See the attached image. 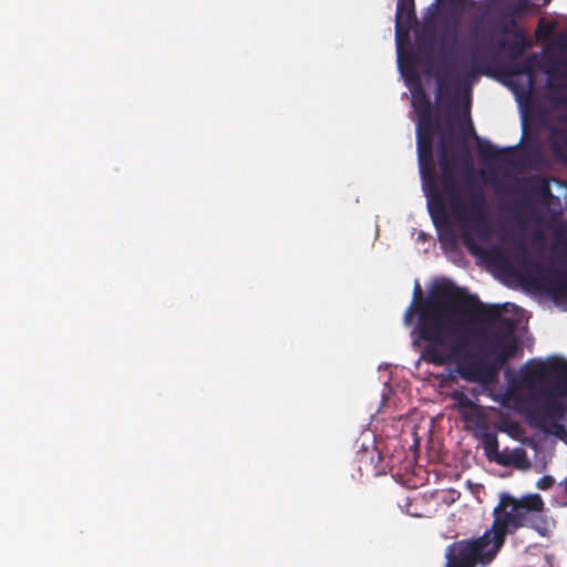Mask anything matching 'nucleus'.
I'll list each match as a JSON object with an SVG mask.
<instances>
[{"label":"nucleus","mask_w":567,"mask_h":567,"mask_svg":"<svg viewBox=\"0 0 567 567\" xmlns=\"http://www.w3.org/2000/svg\"><path fill=\"white\" fill-rule=\"evenodd\" d=\"M563 41H564V43L567 45V32H566V34L564 35Z\"/></svg>","instance_id":"nucleus-33"},{"label":"nucleus","mask_w":567,"mask_h":567,"mask_svg":"<svg viewBox=\"0 0 567 567\" xmlns=\"http://www.w3.org/2000/svg\"><path fill=\"white\" fill-rule=\"evenodd\" d=\"M543 279L545 281V289L553 301L564 310H567V274L553 271L544 276Z\"/></svg>","instance_id":"nucleus-11"},{"label":"nucleus","mask_w":567,"mask_h":567,"mask_svg":"<svg viewBox=\"0 0 567 567\" xmlns=\"http://www.w3.org/2000/svg\"><path fill=\"white\" fill-rule=\"evenodd\" d=\"M482 440L486 457L489 461L497 463V460H499L502 456V452L498 451V441L496 433L488 431L484 432L482 435Z\"/></svg>","instance_id":"nucleus-18"},{"label":"nucleus","mask_w":567,"mask_h":567,"mask_svg":"<svg viewBox=\"0 0 567 567\" xmlns=\"http://www.w3.org/2000/svg\"><path fill=\"white\" fill-rule=\"evenodd\" d=\"M487 258L503 269L509 266L507 256L499 247L489 248L487 251Z\"/></svg>","instance_id":"nucleus-22"},{"label":"nucleus","mask_w":567,"mask_h":567,"mask_svg":"<svg viewBox=\"0 0 567 567\" xmlns=\"http://www.w3.org/2000/svg\"><path fill=\"white\" fill-rule=\"evenodd\" d=\"M442 287H443V286L437 287V288H436V289H435V290H434V291H433V292H432L427 298H425V299H421V300H419L416 303H412V305L406 309V311H405V313H404V322H405V324H408V326H409V324L411 323L412 318H413V316H414V313H415V312H417V315L420 316V305H421L423 301L427 300V299H429L433 293H435V292H436L440 288H442ZM446 287H447V288H450V289H453V290H455V289H460L458 287H451V286H446ZM417 322H420V319L417 320ZM415 330H416V332H419V323H416ZM417 336H420V333H417ZM419 338L423 341V339H422L421 337H419ZM424 342L426 343L425 346H427V344H429V342H427V341H425V340H424ZM425 348H426V347H424V349H425Z\"/></svg>","instance_id":"nucleus-21"},{"label":"nucleus","mask_w":567,"mask_h":567,"mask_svg":"<svg viewBox=\"0 0 567 567\" xmlns=\"http://www.w3.org/2000/svg\"><path fill=\"white\" fill-rule=\"evenodd\" d=\"M412 106L417 117L433 115L431 100L420 84L412 92Z\"/></svg>","instance_id":"nucleus-15"},{"label":"nucleus","mask_w":567,"mask_h":567,"mask_svg":"<svg viewBox=\"0 0 567 567\" xmlns=\"http://www.w3.org/2000/svg\"><path fill=\"white\" fill-rule=\"evenodd\" d=\"M420 174L423 182V188L427 198V208L434 225L440 228L443 225H449V215L437 184L433 153L423 156L417 154Z\"/></svg>","instance_id":"nucleus-6"},{"label":"nucleus","mask_w":567,"mask_h":567,"mask_svg":"<svg viewBox=\"0 0 567 567\" xmlns=\"http://www.w3.org/2000/svg\"><path fill=\"white\" fill-rule=\"evenodd\" d=\"M415 21L414 1L398 0L395 11V38L399 43L402 38L409 37V31Z\"/></svg>","instance_id":"nucleus-10"},{"label":"nucleus","mask_w":567,"mask_h":567,"mask_svg":"<svg viewBox=\"0 0 567 567\" xmlns=\"http://www.w3.org/2000/svg\"><path fill=\"white\" fill-rule=\"evenodd\" d=\"M457 24L454 23L453 25H445L443 32H442V37L444 40H447L450 39L452 41V43L454 44L455 41H456V38H457Z\"/></svg>","instance_id":"nucleus-25"},{"label":"nucleus","mask_w":567,"mask_h":567,"mask_svg":"<svg viewBox=\"0 0 567 567\" xmlns=\"http://www.w3.org/2000/svg\"><path fill=\"white\" fill-rule=\"evenodd\" d=\"M515 38L512 41L506 39L501 40L497 43V48L501 51H507L508 58L516 60L524 54L530 42L523 30H517L514 33Z\"/></svg>","instance_id":"nucleus-13"},{"label":"nucleus","mask_w":567,"mask_h":567,"mask_svg":"<svg viewBox=\"0 0 567 567\" xmlns=\"http://www.w3.org/2000/svg\"><path fill=\"white\" fill-rule=\"evenodd\" d=\"M476 73L488 74L489 71L483 70L482 65L480 63V60L476 56H474L473 63H472V71L470 72L468 76H474Z\"/></svg>","instance_id":"nucleus-28"},{"label":"nucleus","mask_w":567,"mask_h":567,"mask_svg":"<svg viewBox=\"0 0 567 567\" xmlns=\"http://www.w3.org/2000/svg\"><path fill=\"white\" fill-rule=\"evenodd\" d=\"M450 398L456 402L458 409H473L475 406L474 402L463 391L454 390Z\"/></svg>","instance_id":"nucleus-24"},{"label":"nucleus","mask_w":567,"mask_h":567,"mask_svg":"<svg viewBox=\"0 0 567 567\" xmlns=\"http://www.w3.org/2000/svg\"><path fill=\"white\" fill-rule=\"evenodd\" d=\"M456 372L461 379L477 383L484 389L495 385L494 371L491 369L489 360L481 353H467V349L458 360Z\"/></svg>","instance_id":"nucleus-7"},{"label":"nucleus","mask_w":567,"mask_h":567,"mask_svg":"<svg viewBox=\"0 0 567 567\" xmlns=\"http://www.w3.org/2000/svg\"><path fill=\"white\" fill-rule=\"evenodd\" d=\"M543 509L544 502L538 494H529L519 499L504 494L494 508V520L488 532L503 546L508 534L525 526L530 513H539Z\"/></svg>","instance_id":"nucleus-4"},{"label":"nucleus","mask_w":567,"mask_h":567,"mask_svg":"<svg viewBox=\"0 0 567 567\" xmlns=\"http://www.w3.org/2000/svg\"><path fill=\"white\" fill-rule=\"evenodd\" d=\"M463 243L471 251L475 250L476 245L471 235L465 229L463 230Z\"/></svg>","instance_id":"nucleus-29"},{"label":"nucleus","mask_w":567,"mask_h":567,"mask_svg":"<svg viewBox=\"0 0 567 567\" xmlns=\"http://www.w3.org/2000/svg\"><path fill=\"white\" fill-rule=\"evenodd\" d=\"M462 150H463V154L461 155V159L468 164V165H472V158H471V154H470V151L467 148V145L465 143L462 144Z\"/></svg>","instance_id":"nucleus-30"},{"label":"nucleus","mask_w":567,"mask_h":567,"mask_svg":"<svg viewBox=\"0 0 567 567\" xmlns=\"http://www.w3.org/2000/svg\"><path fill=\"white\" fill-rule=\"evenodd\" d=\"M447 197L452 212L464 227H470L485 239L491 235V226L487 220V200L484 190L478 186L468 188L467 202L460 195L457 177L442 179V190Z\"/></svg>","instance_id":"nucleus-3"},{"label":"nucleus","mask_w":567,"mask_h":567,"mask_svg":"<svg viewBox=\"0 0 567 567\" xmlns=\"http://www.w3.org/2000/svg\"><path fill=\"white\" fill-rule=\"evenodd\" d=\"M433 140L431 135H416L417 154L426 156L433 153Z\"/></svg>","instance_id":"nucleus-23"},{"label":"nucleus","mask_w":567,"mask_h":567,"mask_svg":"<svg viewBox=\"0 0 567 567\" xmlns=\"http://www.w3.org/2000/svg\"><path fill=\"white\" fill-rule=\"evenodd\" d=\"M524 463H526V452L519 447L509 452H502L501 458L497 460V464L503 466L514 465L522 467Z\"/></svg>","instance_id":"nucleus-19"},{"label":"nucleus","mask_w":567,"mask_h":567,"mask_svg":"<svg viewBox=\"0 0 567 567\" xmlns=\"http://www.w3.org/2000/svg\"><path fill=\"white\" fill-rule=\"evenodd\" d=\"M546 75L548 101L555 109L567 110V59L555 62Z\"/></svg>","instance_id":"nucleus-8"},{"label":"nucleus","mask_w":567,"mask_h":567,"mask_svg":"<svg viewBox=\"0 0 567 567\" xmlns=\"http://www.w3.org/2000/svg\"><path fill=\"white\" fill-rule=\"evenodd\" d=\"M451 82H454L457 89L461 87L458 74L453 71L450 63H446L436 72L437 97L440 104L445 106L449 112H453L454 116L457 117L461 109L457 103H454L452 97Z\"/></svg>","instance_id":"nucleus-9"},{"label":"nucleus","mask_w":567,"mask_h":567,"mask_svg":"<svg viewBox=\"0 0 567 567\" xmlns=\"http://www.w3.org/2000/svg\"><path fill=\"white\" fill-rule=\"evenodd\" d=\"M555 247H567V234L565 231H557L554 235V244Z\"/></svg>","instance_id":"nucleus-27"},{"label":"nucleus","mask_w":567,"mask_h":567,"mask_svg":"<svg viewBox=\"0 0 567 567\" xmlns=\"http://www.w3.org/2000/svg\"><path fill=\"white\" fill-rule=\"evenodd\" d=\"M456 156L450 154L446 143L442 140L439 148V166L441 171V179L456 176L454 158Z\"/></svg>","instance_id":"nucleus-16"},{"label":"nucleus","mask_w":567,"mask_h":567,"mask_svg":"<svg viewBox=\"0 0 567 567\" xmlns=\"http://www.w3.org/2000/svg\"><path fill=\"white\" fill-rule=\"evenodd\" d=\"M509 391L525 389L524 401L528 423L559 439L567 435L558 421L565 416L566 408L556 396L567 394V362L564 360H534L520 368L518 380L509 383Z\"/></svg>","instance_id":"nucleus-2"},{"label":"nucleus","mask_w":567,"mask_h":567,"mask_svg":"<svg viewBox=\"0 0 567 567\" xmlns=\"http://www.w3.org/2000/svg\"><path fill=\"white\" fill-rule=\"evenodd\" d=\"M421 286L420 284L416 282L415 287H414V297L417 298L421 296Z\"/></svg>","instance_id":"nucleus-31"},{"label":"nucleus","mask_w":567,"mask_h":567,"mask_svg":"<svg viewBox=\"0 0 567 567\" xmlns=\"http://www.w3.org/2000/svg\"><path fill=\"white\" fill-rule=\"evenodd\" d=\"M440 128L439 118L433 115L417 117L416 135H431L434 136Z\"/></svg>","instance_id":"nucleus-20"},{"label":"nucleus","mask_w":567,"mask_h":567,"mask_svg":"<svg viewBox=\"0 0 567 567\" xmlns=\"http://www.w3.org/2000/svg\"><path fill=\"white\" fill-rule=\"evenodd\" d=\"M514 259L519 264L520 270L526 278H529L532 274H538L542 270V265L530 258L529 250L524 244L516 246Z\"/></svg>","instance_id":"nucleus-14"},{"label":"nucleus","mask_w":567,"mask_h":567,"mask_svg":"<svg viewBox=\"0 0 567 567\" xmlns=\"http://www.w3.org/2000/svg\"><path fill=\"white\" fill-rule=\"evenodd\" d=\"M508 306L511 305L483 303L475 295H468L464 289L440 288L420 305L419 333L429 342L423 350V358L435 365L456 361L468 348V342L460 334L455 315H468L473 321L486 327L480 336L495 353L493 360H489V365L497 383L501 369L519 351L514 334L517 321L504 316Z\"/></svg>","instance_id":"nucleus-1"},{"label":"nucleus","mask_w":567,"mask_h":567,"mask_svg":"<svg viewBox=\"0 0 567 567\" xmlns=\"http://www.w3.org/2000/svg\"><path fill=\"white\" fill-rule=\"evenodd\" d=\"M554 484H555L554 477L550 475H545L538 480V482L536 483V486H537V488H539L542 491H546V489H549L550 487H553Z\"/></svg>","instance_id":"nucleus-26"},{"label":"nucleus","mask_w":567,"mask_h":567,"mask_svg":"<svg viewBox=\"0 0 567 567\" xmlns=\"http://www.w3.org/2000/svg\"><path fill=\"white\" fill-rule=\"evenodd\" d=\"M515 147L498 148L491 142L478 143V154L486 164L503 163L512 165Z\"/></svg>","instance_id":"nucleus-12"},{"label":"nucleus","mask_w":567,"mask_h":567,"mask_svg":"<svg viewBox=\"0 0 567 567\" xmlns=\"http://www.w3.org/2000/svg\"><path fill=\"white\" fill-rule=\"evenodd\" d=\"M536 63V55H529L523 61L512 64L507 72L512 75H527L529 78V84L533 85V74Z\"/></svg>","instance_id":"nucleus-17"},{"label":"nucleus","mask_w":567,"mask_h":567,"mask_svg":"<svg viewBox=\"0 0 567 567\" xmlns=\"http://www.w3.org/2000/svg\"><path fill=\"white\" fill-rule=\"evenodd\" d=\"M503 546L486 529L480 537L454 542L446 548L445 567H476L491 564Z\"/></svg>","instance_id":"nucleus-5"},{"label":"nucleus","mask_w":567,"mask_h":567,"mask_svg":"<svg viewBox=\"0 0 567 567\" xmlns=\"http://www.w3.org/2000/svg\"><path fill=\"white\" fill-rule=\"evenodd\" d=\"M465 114L467 117H470V105L468 104L465 107Z\"/></svg>","instance_id":"nucleus-32"}]
</instances>
